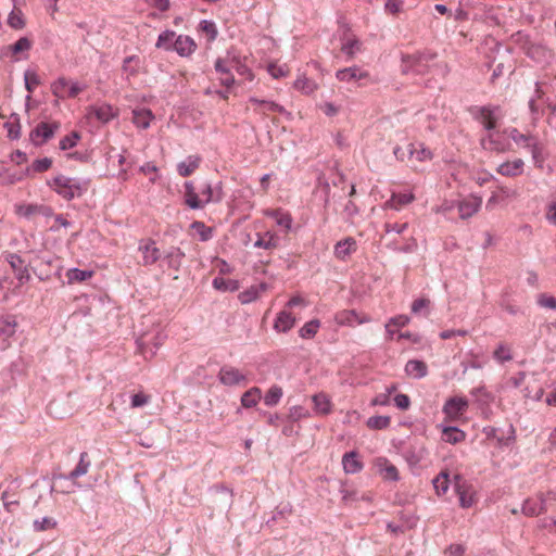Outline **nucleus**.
Here are the masks:
<instances>
[{
  "mask_svg": "<svg viewBox=\"0 0 556 556\" xmlns=\"http://www.w3.org/2000/svg\"><path fill=\"white\" fill-rule=\"evenodd\" d=\"M8 24L15 29L24 27L25 23L23 20V13L21 10L14 8L8 17Z\"/></svg>",
  "mask_w": 556,
  "mask_h": 556,
  "instance_id": "obj_55",
  "label": "nucleus"
},
{
  "mask_svg": "<svg viewBox=\"0 0 556 556\" xmlns=\"http://www.w3.org/2000/svg\"><path fill=\"white\" fill-rule=\"evenodd\" d=\"M523 165L525 163L521 159L508 161L497 167V173L506 177H516L522 174Z\"/></svg>",
  "mask_w": 556,
  "mask_h": 556,
  "instance_id": "obj_22",
  "label": "nucleus"
},
{
  "mask_svg": "<svg viewBox=\"0 0 556 556\" xmlns=\"http://www.w3.org/2000/svg\"><path fill=\"white\" fill-rule=\"evenodd\" d=\"M438 495H443L448 490L450 479L446 471H441L432 481Z\"/></svg>",
  "mask_w": 556,
  "mask_h": 556,
  "instance_id": "obj_45",
  "label": "nucleus"
},
{
  "mask_svg": "<svg viewBox=\"0 0 556 556\" xmlns=\"http://www.w3.org/2000/svg\"><path fill=\"white\" fill-rule=\"evenodd\" d=\"M493 357L498 363L509 362L513 359L511 350L507 344L502 343L493 352Z\"/></svg>",
  "mask_w": 556,
  "mask_h": 556,
  "instance_id": "obj_50",
  "label": "nucleus"
},
{
  "mask_svg": "<svg viewBox=\"0 0 556 556\" xmlns=\"http://www.w3.org/2000/svg\"><path fill=\"white\" fill-rule=\"evenodd\" d=\"M213 287L219 291H236L239 286L236 280L216 277L213 280Z\"/></svg>",
  "mask_w": 556,
  "mask_h": 556,
  "instance_id": "obj_46",
  "label": "nucleus"
},
{
  "mask_svg": "<svg viewBox=\"0 0 556 556\" xmlns=\"http://www.w3.org/2000/svg\"><path fill=\"white\" fill-rule=\"evenodd\" d=\"M191 229L199 236L201 241H207L212 238L213 229L206 226L203 222H193Z\"/></svg>",
  "mask_w": 556,
  "mask_h": 556,
  "instance_id": "obj_48",
  "label": "nucleus"
},
{
  "mask_svg": "<svg viewBox=\"0 0 556 556\" xmlns=\"http://www.w3.org/2000/svg\"><path fill=\"white\" fill-rule=\"evenodd\" d=\"M547 510V500L540 495L536 498H529L522 505V511L527 516H536Z\"/></svg>",
  "mask_w": 556,
  "mask_h": 556,
  "instance_id": "obj_19",
  "label": "nucleus"
},
{
  "mask_svg": "<svg viewBox=\"0 0 556 556\" xmlns=\"http://www.w3.org/2000/svg\"><path fill=\"white\" fill-rule=\"evenodd\" d=\"M338 80L342 83H357L369 78V73L361 67L353 66L340 70L336 73Z\"/></svg>",
  "mask_w": 556,
  "mask_h": 556,
  "instance_id": "obj_15",
  "label": "nucleus"
},
{
  "mask_svg": "<svg viewBox=\"0 0 556 556\" xmlns=\"http://www.w3.org/2000/svg\"><path fill=\"white\" fill-rule=\"evenodd\" d=\"M267 71L275 79L286 77L290 73L288 65L277 63H270L267 67Z\"/></svg>",
  "mask_w": 556,
  "mask_h": 556,
  "instance_id": "obj_52",
  "label": "nucleus"
},
{
  "mask_svg": "<svg viewBox=\"0 0 556 556\" xmlns=\"http://www.w3.org/2000/svg\"><path fill=\"white\" fill-rule=\"evenodd\" d=\"M184 256L185 253L179 248H174L166 254L165 258L168 262V266L177 269L180 266Z\"/></svg>",
  "mask_w": 556,
  "mask_h": 556,
  "instance_id": "obj_54",
  "label": "nucleus"
},
{
  "mask_svg": "<svg viewBox=\"0 0 556 556\" xmlns=\"http://www.w3.org/2000/svg\"><path fill=\"white\" fill-rule=\"evenodd\" d=\"M235 67V58L232 59H217L215 62V70L218 75L231 73V68Z\"/></svg>",
  "mask_w": 556,
  "mask_h": 556,
  "instance_id": "obj_56",
  "label": "nucleus"
},
{
  "mask_svg": "<svg viewBox=\"0 0 556 556\" xmlns=\"http://www.w3.org/2000/svg\"><path fill=\"white\" fill-rule=\"evenodd\" d=\"M96 117L102 122L108 123L116 116L113 108L109 104H102L93 109Z\"/></svg>",
  "mask_w": 556,
  "mask_h": 556,
  "instance_id": "obj_44",
  "label": "nucleus"
},
{
  "mask_svg": "<svg viewBox=\"0 0 556 556\" xmlns=\"http://www.w3.org/2000/svg\"><path fill=\"white\" fill-rule=\"evenodd\" d=\"M394 154L402 161L407 156V161L410 163L428 162L433 157L431 150L421 142L409 143L405 149L397 147L394 149Z\"/></svg>",
  "mask_w": 556,
  "mask_h": 556,
  "instance_id": "obj_4",
  "label": "nucleus"
},
{
  "mask_svg": "<svg viewBox=\"0 0 556 556\" xmlns=\"http://www.w3.org/2000/svg\"><path fill=\"white\" fill-rule=\"evenodd\" d=\"M308 302L300 294L293 295L285 307L277 314L273 328L278 333L290 331L296 324L298 317L293 309L295 307L304 308Z\"/></svg>",
  "mask_w": 556,
  "mask_h": 556,
  "instance_id": "obj_2",
  "label": "nucleus"
},
{
  "mask_svg": "<svg viewBox=\"0 0 556 556\" xmlns=\"http://www.w3.org/2000/svg\"><path fill=\"white\" fill-rule=\"evenodd\" d=\"M249 104V108H252L254 112L263 115L285 112V109L281 105L271 101L258 100L256 98H250Z\"/></svg>",
  "mask_w": 556,
  "mask_h": 556,
  "instance_id": "obj_16",
  "label": "nucleus"
},
{
  "mask_svg": "<svg viewBox=\"0 0 556 556\" xmlns=\"http://www.w3.org/2000/svg\"><path fill=\"white\" fill-rule=\"evenodd\" d=\"M59 128V124L40 123L31 132L33 141L36 144H42L50 139L54 131Z\"/></svg>",
  "mask_w": 556,
  "mask_h": 556,
  "instance_id": "obj_18",
  "label": "nucleus"
},
{
  "mask_svg": "<svg viewBox=\"0 0 556 556\" xmlns=\"http://www.w3.org/2000/svg\"><path fill=\"white\" fill-rule=\"evenodd\" d=\"M415 200L413 193H392L390 200L386 202V206L395 211H400L403 206Z\"/></svg>",
  "mask_w": 556,
  "mask_h": 556,
  "instance_id": "obj_27",
  "label": "nucleus"
},
{
  "mask_svg": "<svg viewBox=\"0 0 556 556\" xmlns=\"http://www.w3.org/2000/svg\"><path fill=\"white\" fill-rule=\"evenodd\" d=\"M372 467L376 473L384 481L395 482L400 480L397 468L387 457H376L372 460Z\"/></svg>",
  "mask_w": 556,
  "mask_h": 556,
  "instance_id": "obj_8",
  "label": "nucleus"
},
{
  "mask_svg": "<svg viewBox=\"0 0 556 556\" xmlns=\"http://www.w3.org/2000/svg\"><path fill=\"white\" fill-rule=\"evenodd\" d=\"M31 48V41L26 38H20L15 43L8 47V50L12 53V55H17L21 52L28 51Z\"/></svg>",
  "mask_w": 556,
  "mask_h": 556,
  "instance_id": "obj_51",
  "label": "nucleus"
},
{
  "mask_svg": "<svg viewBox=\"0 0 556 556\" xmlns=\"http://www.w3.org/2000/svg\"><path fill=\"white\" fill-rule=\"evenodd\" d=\"M48 185L65 200H72L76 197H80L88 189V182L70 178L64 175L54 177L52 180L48 181Z\"/></svg>",
  "mask_w": 556,
  "mask_h": 556,
  "instance_id": "obj_3",
  "label": "nucleus"
},
{
  "mask_svg": "<svg viewBox=\"0 0 556 556\" xmlns=\"http://www.w3.org/2000/svg\"><path fill=\"white\" fill-rule=\"evenodd\" d=\"M16 330V321L12 316H0V340H7Z\"/></svg>",
  "mask_w": 556,
  "mask_h": 556,
  "instance_id": "obj_35",
  "label": "nucleus"
},
{
  "mask_svg": "<svg viewBox=\"0 0 556 556\" xmlns=\"http://www.w3.org/2000/svg\"><path fill=\"white\" fill-rule=\"evenodd\" d=\"M312 401L314 403V410L317 415H328L332 410V403L330 397L324 393H317L313 395Z\"/></svg>",
  "mask_w": 556,
  "mask_h": 556,
  "instance_id": "obj_24",
  "label": "nucleus"
},
{
  "mask_svg": "<svg viewBox=\"0 0 556 556\" xmlns=\"http://www.w3.org/2000/svg\"><path fill=\"white\" fill-rule=\"evenodd\" d=\"M481 146L484 150L496 151V152L504 151V147L501 143L496 142L492 135H489L488 137L482 138Z\"/></svg>",
  "mask_w": 556,
  "mask_h": 556,
  "instance_id": "obj_61",
  "label": "nucleus"
},
{
  "mask_svg": "<svg viewBox=\"0 0 556 556\" xmlns=\"http://www.w3.org/2000/svg\"><path fill=\"white\" fill-rule=\"evenodd\" d=\"M257 240L254 245L257 248L271 250L279 245V237L273 231H266L263 235H257Z\"/></svg>",
  "mask_w": 556,
  "mask_h": 556,
  "instance_id": "obj_31",
  "label": "nucleus"
},
{
  "mask_svg": "<svg viewBox=\"0 0 556 556\" xmlns=\"http://www.w3.org/2000/svg\"><path fill=\"white\" fill-rule=\"evenodd\" d=\"M320 327V321L318 319H313L306 324L299 330V334L303 339L313 338Z\"/></svg>",
  "mask_w": 556,
  "mask_h": 556,
  "instance_id": "obj_47",
  "label": "nucleus"
},
{
  "mask_svg": "<svg viewBox=\"0 0 556 556\" xmlns=\"http://www.w3.org/2000/svg\"><path fill=\"white\" fill-rule=\"evenodd\" d=\"M52 93L60 99L75 98L86 86L74 83L65 77H61L52 84Z\"/></svg>",
  "mask_w": 556,
  "mask_h": 556,
  "instance_id": "obj_6",
  "label": "nucleus"
},
{
  "mask_svg": "<svg viewBox=\"0 0 556 556\" xmlns=\"http://www.w3.org/2000/svg\"><path fill=\"white\" fill-rule=\"evenodd\" d=\"M478 119L488 130L494 129L496 126V119L494 117L493 111L489 108L484 106L479 110Z\"/></svg>",
  "mask_w": 556,
  "mask_h": 556,
  "instance_id": "obj_40",
  "label": "nucleus"
},
{
  "mask_svg": "<svg viewBox=\"0 0 556 556\" xmlns=\"http://www.w3.org/2000/svg\"><path fill=\"white\" fill-rule=\"evenodd\" d=\"M94 275L93 270H81L78 268H72L66 271L67 283L73 285L77 282H84Z\"/></svg>",
  "mask_w": 556,
  "mask_h": 556,
  "instance_id": "obj_36",
  "label": "nucleus"
},
{
  "mask_svg": "<svg viewBox=\"0 0 556 556\" xmlns=\"http://www.w3.org/2000/svg\"><path fill=\"white\" fill-rule=\"evenodd\" d=\"M429 306H430V300L426 298L417 299L412 304V312L414 314H421L425 315L429 314Z\"/></svg>",
  "mask_w": 556,
  "mask_h": 556,
  "instance_id": "obj_57",
  "label": "nucleus"
},
{
  "mask_svg": "<svg viewBox=\"0 0 556 556\" xmlns=\"http://www.w3.org/2000/svg\"><path fill=\"white\" fill-rule=\"evenodd\" d=\"M455 490L463 508H470L477 503V494L472 485L467 484L459 477H456Z\"/></svg>",
  "mask_w": 556,
  "mask_h": 556,
  "instance_id": "obj_10",
  "label": "nucleus"
},
{
  "mask_svg": "<svg viewBox=\"0 0 556 556\" xmlns=\"http://www.w3.org/2000/svg\"><path fill=\"white\" fill-rule=\"evenodd\" d=\"M468 408V401L464 397H452L443 406V413L451 421L457 420Z\"/></svg>",
  "mask_w": 556,
  "mask_h": 556,
  "instance_id": "obj_11",
  "label": "nucleus"
},
{
  "mask_svg": "<svg viewBox=\"0 0 556 556\" xmlns=\"http://www.w3.org/2000/svg\"><path fill=\"white\" fill-rule=\"evenodd\" d=\"M260 298L258 288H255V286H252L248 290L241 292L239 294V300L242 304L251 303Z\"/></svg>",
  "mask_w": 556,
  "mask_h": 556,
  "instance_id": "obj_58",
  "label": "nucleus"
},
{
  "mask_svg": "<svg viewBox=\"0 0 556 556\" xmlns=\"http://www.w3.org/2000/svg\"><path fill=\"white\" fill-rule=\"evenodd\" d=\"M466 439V433L456 427H445L442 429V440L451 444H457Z\"/></svg>",
  "mask_w": 556,
  "mask_h": 556,
  "instance_id": "obj_34",
  "label": "nucleus"
},
{
  "mask_svg": "<svg viewBox=\"0 0 556 556\" xmlns=\"http://www.w3.org/2000/svg\"><path fill=\"white\" fill-rule=\"evenodd\" d=\"M341 50L348 56L353 58L361 50V42L353 35H348L343 39Z\"/></svg>",
  "mask_w": 556,
  "mask_h": 556,
  "instance_id": "obj_38",
  "label": "nucleus"
},
{
  "mask_svg": "<svg viewBox=\"0 0 556 556\" xmlns=\"http://www.w3.org/2000/svg\"><path fill=\"white\" fill-rule=\"evenodd\" d=\"M219 381L227 387L247 386L249 379L245 374L233 366H223L218 372Z\"/></svg>",
  "mask_w": 556,
  "mask_h": 556,
  "instance_id": "obj_7",
  "label": "nucleus"
},
{
  "mask_svg": "<svg viewBox=\"0 0 556 556\" xmlns=\"http://www.w3.org/2000/svg\"><path fill=\"white\" fill-rule=\"evenodd\" d=\"M357 244L354 238L348 237L344 240L337 242L334 245V254L340 260H345L349 255L354 253Z\"/></svg>",
  "mask_w": 556,
  "mask_h": 556,
  "instance_id": "obj_23",
  "label": "nucleus"
},
{
  "mask_svg": "<svg viewBox=\"0 0 556 556\" xmlns=\"http://www.w3.org/2000/svg\"><path fill=\"white\" fill-rule=\"evenodd\" d=\"M56 526V522L54 519L50 517H45L41 520H35L34 521V529L36 531H46L49 529H53Z\"/></svg>",
  "mask_w": 556,
  "mask_h": 556,
  "instance_id": "obj_62",
  "label": "nucleus"
},
{
  "mask_svg": "<svg viewBox=\"0 0 556 556\" xmlns=\"http://www.w3.org/2000/svg\"><path fill=\"white\" fill-rule=\"evenodd\" d=\"M293 87L301 93L311 96L318 89V84L305 75H300L293 83Z\"/></svg>",
  "mask_w": 556,
  "mask_h": 556,
  "instance_id": "obj_26",
  "label": "nucleus"
},
{
  "mask_svg": "<svg viewBox=\"0 0 556 556\" xmlns=\"http://www.w3.org/2000/svg\"><path fill=\"white\" fill-rule=\"evenodd\" d=\"M10 266L15 275V278L20 281V285L27 282L30 279L28 269L24 266V262L17 255H10Z\"/></svg>",
  "mask_w": 556,
  "mask_h": 556,
  "instance_id": "obj_21",
  "label": "nucleus"
},
{
  "mask_svg": "<svg viewBox=\"0 0 556 556\" xmlns=\"http://www.w3.org/2000/svg\"><path fill=\"white\" fill-rule=\"evenodd\" d=\"M197 49V43L194 40L189 36L179 35L176 37L174 42V50L180 55V56H189L191 55Z\"/></svg>",
  "mask_w": 556,
  "mask_h": 556,
  "instance_id": "obj_20",
  "label": "nucleus"
},
{
  "mask_svg": "<svg viewBox=\"0 0 556 556\" xmlns=\"http://www.w3.org/2000/svg\"><path fill=\"white\" fill-rule=\"evenodd\" d=\"M538 304L542 307L556 309V298L548 294H540L538 298Z\"/></svg>",
  "mask_w": 556,
  "mask_h": 556,
  "instance_id": "obj_64",
  "label": "nucleus"
},
{
  "mask_svg": "<svg viewBox=\"0 0 556 556\" xmlns=\"http://www.w3.org/2000/svg\"><path fill=\"white\" fill-rule=\"evenodd\" d=\"M15 213L18 216L25 217V218H33L36 215H45L50 216L52 215L51 208L38 205V204H18L15 205Z\"/></svg>",
  "mask_w": 556,
  "mask_h": 556,
  "instance_id": "obj_17",
  "label": "nucleus"
},
{
  "mask_svg": "<svg viewBox=\"0 0 556 556\" xmlns=\"http://www.w3.org/2000/svg\"><path fill=\"white\" fill-rule=\"evenodd\" d=\"M342 465L346 473H356L363 469V463L358 460L355 452L345 453L342 458Z\"/></svg>",
  "mask_w": 556,
  "mask_h": 556,
  "instance_id": "obj_30",
  "label": "nucleus"
},
{
  "mask_svg": "<svg viewBox=\"0 0 556 556\" xmlns=\"http://www.w3.org/2000/svg\"><path fill=\"white\" fill-rule=\"evenodd\" d=\"M140 173L150 177L151 182H155L157 179L159 168L153 162H148L139 168Z\"/></svg>",
  "mask_w": 556,
  "mask_h": 556,
  "instance_id": "obj_60",
  "label": "nucleus"
},
{
  "mask_svg": "<svg viewBox=\"0 0 556 556\" xmlns=\"http://www.w3.org/2000/svg\"><path fill=\"white\" fill-rule=\"evenodd\" d=\"M262 399V391L257 387H252L241 395V405L244 408H251L258 404Z\"/></svg>",
  "mask_w": 556,
  "mask_h": 556,
  "instance_id": "obj_32",
  "label": "nucleus"
},
{
  "mask_svg": "<svg viewBox=\"0 0 556 556\" xmlns=\"http://www.w3.org/2000/svg\"><path fill=\"white\" fill-rule=\"evenodd\" d=\"M198 29L201 34H203L205 36L207 42H213L218 35V30H217L215 23H213L211 21H206V20L201 21Z\"/></svg>",
  "mask_w": 556,
  "mask_h": 556,
  "instance_id": "obj_39",
  "label": "nucleus"
},
{
  "mask_svg": "<svg viewBox=\"0 0 556 556\" xmlns=\"http://www.w3.org/2000/svg\"><path fill=\"white\" fill-rule=\"evenodd\" d=\"M201 157L198 155H190L185 161L178 163L177 172L182 177H188L193 174L200 166Z\"/></svg>",
  "mask_w": 556,
  "mask_h": 556,
  "instance_id": "obj_25",
  "label": "nucleus"
},
{
  "mask_svg": "<svg viewBox=\"0 0 556 556\" xmlns=\"http://www.w3.org/2000/svg\"><path fill=\"white\" fill-rule=\"evenodd\" d=\"M90 467V460L88 459V454L86 452L80 454L79 463L75 467L74 470L71 471L70 478L71 479H77L78 477H81L86 475Z\"/></svg>",
  "mask_w": 556,
  "mask_h": 556,
  "instance_id": "obj_41",
  "label": "nucleus"
},
{
  "mask_svg": "<svg viewBox=\"0 0 556 556\" xmlns=\"http://www.w3.org/2000/svg\"><path fill=\"white\" fill-rule=\"evenodd\" d=\"M79 139V135L77 132H72L71 135L65 136L60 141V149L61 150H68L76 146L77 141Z\"/></svg>",
  "mask_w": 556,
  "mask_h": 556,
  "instance_id": "obj_63",
  "label": "nucleus"
},
{
  "mask_svg": "<svg viewBox=\"0 0 556 556\" xmlns=\"http://www.w3.org/2000/svg\"><path fill=\"white\" fill-rule=\"evenodd\" d=\"M336 321L340 326L362 325L370 323L371 318L367 314H358L355 311H341L336 315Z\"/></svg>",
  "mask_w": 556,
  "mask_h": 556,
  "instance_id": "obj_13",
  "label": "nucleus"
},
{
  "mask_svg": "<svg viewBox=\"0 0 556 556\" xmlns=\"http://www.w3.org/2000/svg\"><path fill=\"white\" fill-rule=\"evenodd\" d=\"M405 372L415 378H424L428 374V367L422 361L412 359L406 363Z\"/></svg>",
  "mask_w": 556,
  "mask_h": 556,
  "instance_id": "obj_33",
  "label": "nucleus"
},
{
  "mask_svg": "<svg viewBox=\"0 0 556 556\" xmlns=\"http://www.w3.org/2000/svg\"><path fill=\"white\" fill-rule=\"evenodd\" d=\"M482 198L470 194L460 200L457 204L458 214L462 219H467L473 216L481 207Z\"/></svg>",
  "mask_w": 556,
  "mask_h": 556,
  "instance_id": "obj_12",
  "label": "nucleus"
},
{
  "mask_svg": "<svg viewBox=\"0 0 556 556\" xmlns=\"http://www.w3.org/2000/svg\"><path fill=\"white\" fill-rule=\"evenodd\" d=\"M185 188V202L193 210L202 208L210 202H220L223 193L220 188L213 189L211 185L206 184L198 193L193 186V182L187 181L184 185Z\"/></svg>",
  "mask_w": 556,
  "mask_h": 556,
  "instance_id": "obj_1",
  "label": "nucleus"
},
{
  "mask_svg": "<svg viewBox=\"0 0 556 556\" xmlns=\"http://www.w3.org/2000/svg\"><path fill=\"white\" fill-rule=\"evenodd\" d=\"M265 215L274 218L277 225L283 227L287 231L290 230L292 225V217L288 212L281 208L267 210L265 211Z\"/></svg>",
  "mask_w": 556,
  "mask_h": 556,
  "instance_id": "obj_29",
  "label": "nucleus"
},
{
  "mask_svg": "<svg viewBox=\"0 0 556 556\" xmlns=\"http://www.w3.org/2000/svg\"><path fill=\"white\" fill-rule=\"evenodd\" d=\"M434 60V54L418 53L403 58L402 71L405 74L413 73L424 75L428 72L429 63Z\"/></svg>",
  "mask_w": 556,
  "mask_h": 556,
  "instance_id": "obj_5",
  "label": "nucleus"
},
{
  "mask_svg": "<svg viewBox=\"0 0 556 556\" xmlns=\"http://www.w3.org/2000/svg\"><path fill=\"white\" fill-rule=\"evenodd\" d=\"M140 59L137 55L128 56L124 60L123 70L131 75L138 72Z\"/></svg>",
  "mask_w": 556,
  "mask_h": 556,
  "instance_id": "obj_59",
  "label": "nucleus"
},
{
  "mask_svg": "<svg viewBox=\"0 0 556 556\" xmlns=\"http://www.w3.org/2000/svg\"><path fill=\"white\" fill-rule=\"evenodd\" d=\"M283 395L282 388L279 386H271L264 396V403L267 406H275L279 403Z\"/></svg>",
  "mask_w": 556,
  "mask_h": 556,
  "instance_id": "obj_42",
  "label": "nucleus"
},
{
  "mask_svg": "<svg viewBox=\"0 0 556 556\" xmlns=\"http://www.w3.org/2000/svg\"><path fill=\"white\" fill-rule=\"evenodd\" d=\"M153 119L154 115L148 109H137L132 111V123L138 128H148Z\"/></svg>",
  "mask_w": 556,
  "mask_h": 556,
  "instance_id": "obj_28",
  "label": "nucleus"
},
{
  "mask_svg": "<svg viewBox=\"0 0 556 556\" xmlns=\"http://www.w3.org/2000/svg\"><path fill=\"white\" fill-rule=\"evenodd\" d=\"M509 137L517 143L525 148L531 149V152L533 155H535V140L532 137L526 136L521 132H519L517 129H513L509 132Z\"/></svg>",
  "mask_w": 556,
  "mask_h": 556,
  "instance_id": "obj_37",
  "label": "nucleus"
},
{
  "mask_svg": "<svg viewBox=\"0 0 556 556\" xmlns=\"http://www.w3.org/2000/svg\"><path fill=\"white\" fill-rule=\"evenodd\" d=\"M138 251L141 254V265H154L161 258V251L152 239H144L139 242Z\"/></svg>",
  "mask_w": 556,
  "mask_h": 556,
  "instance_id": "obj_9",
  "label": "nucleus"
},
{
  "mask_svg": "<svg viewBox=\"0 0 556 556\" xmlns=\"http://www.w3.org/2000/svg\"><path fill=\"white\" fill-rule=\"evenodd\" d=\"M516 192L505 186H497L492 190L491 197L486 201V210L493 211L497 205L505 203L508 199L515 198Z\"/></svg>",
  "mask_w": 556,
  "mask_h": 556,
  "instance_id": "obj_14",
  "label": "nucleus"
},
{
  "mask_svg": "<svg viewBox=\"0 0 556 556\" xmlns=\"http://www.w3.org/2000/svg\"><path fill=\"white\" fill-rule=\"evenodd\" d=\"M176 33L173 30H165L159 35L156 47L164 50L174 49Z\"/></svg>",
  "mask_w": 556,
  "mask_h": 556,
  "instance_id": "obj_43",
  "label": "nucleus"
},
{
  "mask_svg": "<svg viewBox=\"0 0 556 556\" xmlns=\"http://www.w3.org/2000/svg\"><path fill=\"white\" fill-rule=\"evenodd\" d=\"M391 418L389 416H374L368 418L366 425L369 429L381 430L390 426Z\"/></svg>",
  "mask_w": 556,
  "mask_h": 556,
  "instance_id": "obj_49",
  "label": "nucleus"
},
{
  "mask_svg": "<svg viewBox=\"0 0 556 556\" xmlns=\"http://www.w3.org/2000/svg\"><path fill=\"white\" fill-rule=\"evenodd\" d=\"M25 88L28 92H34V90L40 85V78L34 71H26L24 73Z\"/></svg>",
  "mask_w": 556,
  "mask_h": 556,
  "instance_id": "obj_53",
  "label": "nucleus"
}]
</instances>
